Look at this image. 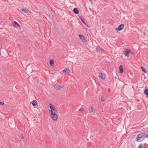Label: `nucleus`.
Segmentation results:
<instances>
[{
  "label": "nucleus",
  "instance_id": "nucleus-26",
  "mask_svg": "<svg viewBox=\"0 0 148 148\" xmlns=\"http://www.w3.org/2000/svg\"><path fill=\"white\" fill-rule=\"evenodd\" d=\"M21 138L22 139H24V137L23 136V135H21Z\"/></svg>",
  "mask_w": 148,
  "mask_h": 148
},
{
  "label": "nucleus",
  "instance_id": "nucleus-3",
  "mask_svg": "<svg viewBox=\"0 0 148 148\" xmlns=\"http://www.w3.org/2000/svg\"><path fill=\"white\" fill-rule=\"evenodd\" d=\"M78 36L82 42H85L86 41V38L83 35L79 34Z\"/></svg>",
  "mask_w": 148,
  "mask_h": 148
},
{
  "label": "nucleus",
  "instance_id": "nucleus-12",
  "mask_svg": "<svg viewBox=\"0 0 148 148\" xmlns=\"http://www.w3.org/2000/svg\"><path fill=\"white\" fill-rule=\"evenodd\" d=\"M70 72V71L67 68L65 69H64L62 71V72L64 73V74H66V72L69 73Z\"/></svg>",
  "mask_w": 148,
  "mask_h": 148
},
{
  "label": "nucleus",
  "instance_id": "nucleus-10",
  "mask_svg": "<svg viewBox=\"0 0 148 148\" xmlns=\"http://www.w3.org/2000/svg\"><path fill=\"white\" fill-rule=\"evenodd\" d=\"M144 94L146 95V97L148 98V89L145 88L144 91Z\"/></svg>",
  "mask_w": 148,
  "mask_h": 148
},
{
  "label": "nucleus",
  "instance_id": "nucleus-20",
  "mask_svg": "<svg viewBox=\"0 0 148 148\" xmlns=\"http://www.w3.org/2000/svg\"><path fill=\"white\" fill-rule=\"evenodd\" d=\"M79 18H80V19H81V21L82 22V23L84 24H86L85 22L84 21V19L82 18L81 17H80Z\"/></svg>",
  "mask_w": 148,
  "mask_h": 148
},
{
  "label": "nucleus",
  "instance_id": "nucleus-15",
  "mask_svg": "<svg viewBox=\"0 0 148 148\" xmlns=\"http://www.w3.org/2000/svg\"><path fill=\"white\" fill-rule=\"evenodd\" d=\"M119 72L120 73H122L123 72V66L121 65L119 66Z\"/></svg>",
  "mask_w": 148,
  "mask_h": 148
},
{
  "label": "nucleus",
  "instance_id": "nucleus-5",
  "mask_svg": "<svg viewBox=\"0 0 148 148\" xmlns=\"http://www.w3.org/2000/svg\"><path fill=\"white\" fill-rule=\"evenodd\" d=\"M131 50L130 49H127L124 51V54L125 56L128 57L129 54Z\"/></svg>",
  "mask_w": 148,
  "mask_h": 148
},
{
  "label": "nucleus",
  "instance_id": "nucleus-8",
  "mask_svg": "<svg viewBox=\"0 0 148 148\" xmlns=\"http://www.w3.org/2000/svg\"><path fill=\"white\" fill-rule=\"evenodd\" d=\"M12 23L13 24V25L14 27H20L19 25L16 21H14Z\"/></svg>",
  "mask_w": 148,
  "mask_h": 148
},
{
  "label": "nucleus",
  "instance_id": "nucleus-19",
  "mask_svg": "<svg viewBox=\"0 0 148 148\" xmlns=\"http://www.w3.org/2000/svg\"><path fill=\"white\" fill-rule=\"evenodd\" d=\"M143 146V148H148V145L146 143L144 144Z\"/></svg>",
  "mask_w": 148,
  "mask_h": 148
},
{
  "label": "nucleus",
  "instance_id": "nucleus-6",
  "mask_svg": "<svg viewBox=\"0 0 148 148\" xmlns=\"http://www.w3.org/2000/svg\"><path fill=\"white\" fill-rule=\"evenodd\" d=\"M143 133H141L139 134L136 138V140L137 141L139 142V139L141 138L143 136Z\"/></svg>",
  "mask_w": 148,
  "mask_h": 148
},
{
  "label": "nucleus",
  "instance_id": "nucleus-27",
  "mask_svg": "<svg viewBox=\"0 0 148 148\" xmlns=\"http://www.w3.org/2000/svg\"><path fill=\"white\" fill-rule=\"evenodd\" d=\"M90 1H92V0H89Z\"/></svg>",
  "mask_w": 148,
  "mask_h": 148
},
{
  "label": "nucleus",
  "instance_id": "nucleus-17",
  "mask_svg": "<svg viewBox=\"0 0 148 148\" xmlns=\"http://www.w3.org/2000/svg\"><path fill=\"white\" fill-rule=\"evenodd\" d=\"M89 107L90 108V111L91 112H93L94 110V107L92 106H90Z\"/></svg>",
  "mask_w": 148,
  "mask_h": 148
},
{
  "label": "nucleus",
  "instance_id": "nucleus-23",
  "mask_svg": "<svg viewBox=\"0 0 148 148\" xmlns=\"http://www.w3.org/2000/svg\"><path fill=\"white\" fill-rule=\"evenodd\" d=\"M142 147H143V144H141L139 145L138 148H143Z\"/></svg>",
  "mask_w": 148,
  "mask_h": 148
},
{
  "label": "nucleus",
  "instance_id": "nucleus-22",
  "mask_svg": "<svg viewBox=\"0 0 148 148\" xmlns=\"http://www.w3.org/2000/svg\"><path fill=\"white\" fill-rule=\"evenodd\" d=\"M4 104V103L3 101H0V105H3Z\"/></svg>",
  "mask_w": 148,
  "mask_h": 148
},
{
  "label": "nucleus",
  "instance_id": "nucleus-9",
  "mask_svg": "<svg viewBox=\"0 0 148 148\" xmlns=\"http://www.w3.org/2000/svg\"><path fill=\"white\" fill-rule=\"evenodd\" d=\"M30 103H32L33 106L37 105L38 103L35 100H33L32 102H30Z\"/></svg>",
  "mask_w": 148,
  "mask_h": 148
},
{
  "label": "nucleus",
  "instance_id": "nucleus-14",
  "mask_svg": "<svg viewBox=\"0 0 148 148\" xmlns=\"http://www.w3.org/2000/svg\"><path fill=\"white\" fill-rule=\"evenodd\" d=\"M21 10L22 11H23V12H24V13H27V12H28L29 10H28V9L27 8H23V9H21Z\"/></svg>",
  "mask_w": 148,
  "mask_h": 148
},
{
  "label": "nucleus",
  "instance_id": "nucleus-4",
  "mask_svg": "<svg viewBox=\"0 0 148 148\" xmlns=\"http://www.w3.org/2000/svg\"><path fill=\"white\" fill-rule=\"evenodd\" d=\"M124 27V25L123 24H121L119 25L118 27L116 28V29L118 31H120L122 30Z\"/></svg>",
  "mask_w": 148,
  "mask_h": 148
},
{
  "label": "nucleus",
  "instance_id": "nucleus-13",
  "mask_svg": "<svg viewBox=\"0 0 148 148\" xmlns=\"http://www.w3.org/2000/svg\"><path fill=\"white\" fill-rule=\"evenodd\" d=\"M73 11L74 13L78 14L79 13V11L77 8H75L73 9Z\"/></svg>",
  "mask_w": 148,
  "mask_h": 148
},
{
  "label": "nucleus",
  "instance_id": "nucleus-11",
  "mask_svg": "<svg viewBox=\"0 0 148 148\" xmlns=\"http://www.w3.org/2000/svg\"><path fill=\"white\" fill-rule=\"evenodd\" d=\"M143 136L144 137H147L148 138V131H145L144 133H143Z\"/></svg>",
  "mask_w": 148,
  "mask_h": 148
},
{
  "label": "nucleus",
  "instance_id": "nucleus-2",
  "mask_svg": "<svg viewBox=\"0 0 148 148\" xmlns=\"http://www.w3.org/2000/svg\"><path fill=\"white\" fill-rule=\"evenodd\" d=\"M64 87V85H59L58 84H55L54 86V88L56 90H58L63 88Z\"/></svg>",
  "mask_w": 148,
  "mask_h": 148
},
{
  "label": "nucleus",
  "instance_id": "nucleus-21",
  "mask_svg": "<svg viewBox=\"0 0 148 148\" xmlns=\"http://www.w3.org/2000/svg\"><path fill=\"white\" fill-rule=\"evenodd\" d=\"M84 109L83 108H80L79 110V111H80V112H84Z\"/></svg>",
  "mask_w": 148,
  "mask_h": 148
},
{
  "label": "nucleus",
  "instance_id": "nucleus-7",
  "mask_svg": "<svg viewBox=\"0 0 148 148\" xmlns=\"http://www.w3.org/2000/svg\"><path fill=\"white\" fill-rule=\"evenodd\" d=\"M99 75L102 79L103 80L105 79L106 76L104 73H100Z\"/></svg>",
  "mask_w": 148,
  "mask_h": 148
},
{
  "label": "nucleus",
  "instance_id": "nucleus-18",
  "mask_svg": "<svg viewBox=\"0 0 148 148\" xmlns=\"http://www.w3.org/2000/svg\"><path fill=\"white\" fill-rule=\"evenodd\" d=\"M141 69L143 72V73H147V71H146V70H145V69L143 67L141 66Z\"/></svg>",
  "mask_w": 148,
  "mask_h": 148
},
{
  "label": "nucleus",
  "instance_id": "nucleus-1",
  "mask_svg": "<svg viewBox=\"0 0 148 148\" xmlns=\"http://www.w3.org/2000/svg\"><path fill=\"white\" fill-rule=\"evenodd\" d=\"M49 107L51 109L49 111L51 112L50 116L52 119L54 121H56L58 119L57 115V110L51 104H49Z\"/></svg>",
  "mask_w": 148,
  "mask_h": 148
},
{
  "label": "nucleus",
  "instance_id": "nucleus-25",
  "mask_svg": "<svg viewBox=\"0 0 148 148\" xmlns=\"http://www.w3.org/2000/svg\"><path fill=\"white\" fill-rule=\"evenodd\" d=\"M101 101H105V99L104 98H103L102 97H101Z\"/></svg>",
  "mask_w": 148,
  "mask_h": 148
},
{
  "label": "nucleus",
  "instance_id": "nucleus-24",
  "mask_svg": "<svg viewBox=\"0 0 148 148\" xmlns=\"http://www.w3.org/2000/svg\"><path fill=\"white\" fill-rule=\"evenodd\" d=\"M90 143H88L87 144V147H89L90 146Z\"/></svg>",
  "mask_w": 148,
  "mask_h": 148
},
{
  "label": "nucleus",
  "instance_id": "nucleus-16",
  "mask_svg": "<svg viewBox=\"0 0 148 148\" xmlns=\"http://www.w3.org/2000/svg\"><path fill=\"white\" fill-rule=\"evenodd\" d=\"M49 63L51 66H52L54 64V61L53 60H51L49 61Z\"/></svg>",
  "mask_w": 148,
  "mask_h": 148
}]
</instances>
